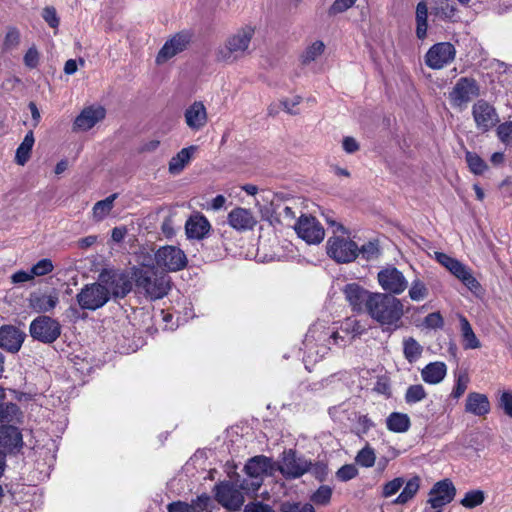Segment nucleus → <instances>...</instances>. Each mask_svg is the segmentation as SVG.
Returning <instances> with one entry per match:
<instances>
[{"mask_svg": "<svg viewBox=\"0 0 512 512\" xmlns=\"http://www.w3.org/2000/svg\"><path fill=\"white\" fill-rule=\"evenodd\" d=\"M447 374V366L444 362L436 361L427 364L421 370V377L425 383L438 384Z\"/></svg>", "mask_w": 512, "mask_h": 512, "instance_id": "c85d7f7f", "label": "nucleus"}, {"mask_svg": "<svg viewBox=\"0 0 512 512\" xmlns=\"http://www.w3.org/2000/svg\"><path fill=\"white\" fill-rule=\"evenodd\" d=\"M133 279L136 287L151 300L162 299L171 289L170 277L159 274L154 268H135Z\"/></svg>", "mask_w": 512, "mask_h": 512, "instance_id": "7ed1b4c3", "label": "nucleus"}, {"mask_svg": "<svg viewBox=\"0 0 512 512\" xmlns=\"http://www.w3.org/2000/svg\"><path fill=\"white\" fill-rule=\"evenodd\" d=\"M381 254L377 240L369 241L359 248V255L366 261H372L379 258Z\"/></svg>", "mask_w": 512, "mask_h": 512, "instance_id": "c03bdc74", "label": "nucleus"}, {"mask_svg": "<svg viewBox=\"0 0 512 512\" xmlns=\"http://www.w3.org/2000/svg\"><path fill=\"white\" fill-rule=\"evenodd\" d=\"M460 328H461V336L463 339V347L464 349H477L480 348L481 343L477 336L475 335L472 326L465 316L460 315Z\"/></svg>", "mask_w": 512, "mask_h": 512, "instance_id": "f704fd0d", "label": "nucleus"}, {"mask_svg": "<svg viewBox=\"0 0 512 512\" xmlns=\"http://www.w3.org/2000/svg\"><path fill=\"white\" fill-rule=\"evenodd\" d=\"M485 500L484 492L481 490H471L468 491L464 498L461 500V504L465 508H475L479 505H481Z\"/></svg>", "mask_w": 512, "mask_h": 512, "instance_id": "de8ad7c7", "label": "nucleus"}, {"mask_svg": "<svg viewBox=\"0 0 512 512\" xmlns=\"http://www.w3.org/2000/svg\"><path fill=\"white\" fill-rule=\"evenodd\" d=\"M435 259L471 291L480 287V283L472 275L471 270L459 260L443 252H435Z\"/></svg>", "mask_w": 512, "mask_h": 512, "instance_id": "9b49d317", "label": "nucleus"}, {"mask_svg": "<svg viewBox=\"0 0 512 512\" xmlns=\"http://www.w3.org/2000/svg\"><path fill=\"white\" fill-rule=\"evenodd\" d=\"M54 269L53 263L50 259L44 258L39 260L36 264H34L31 268V273L33 278L35 276H44L51 273Z\"/></svg>", "mask_w": 512, "mask_h": 512, "instance_id": "864d4df0", "label": "nucleus"}, {"mask_svg": "<svg viewBox=\"0 0 512 512\" xmlns=\"http://www.w3.org/2000/svg\"><path fill=\"white\" fill-rule=\"evenodd\" d=\"M357 0H335L329 8L330 15L342 13L351 8Z\"/></svg>", "mask_w": 512, "mask_h": 512, "instance_id": "338daca9", "label": "nucleus"}, {"mask_svg": "<svg viewBox=\"0 0 512 512\" xmlns=\"http://www.w3.org/2000/svg\"><path fill=\"white\" fill-rule=\"evenodd\" d=\"M273 466L271 458L264 455L254 456L249 459L244 470L251 480H243L241 489L247 492H256L262 485L263 476L272 470Z\"/></svg>", "mask_w": 512, "mask_h": 512, "instance_id": "39448f33", "label": "nucleus"}, {"mask_svg": "<svg viewBox=\"0 0 512 512\" xmlns=\"http://www.w3.org/2000/svg\"><path fill=\"white\" fill-rule=\"evenodd\" d=\"M465 410L476 416H484L490 411V402L486 395L471 392L467 396Z\"/></svg>", "mask_w": 512, "mask_h": 512, "instance_id": "cd10ccee", "label": "nucleus"}, {"mask_svg": "<svg viewBox=\"0 0 512 512\" xmlns=\"http://www.w3.org/2000/svg\"><path fill=\"white\" fill-rule=\"evenodd\" d=\"M118 194L114 193L107 198L96 202L93 206V217L97 221L103 220L113 209Z\"/></svg>", "mask_w": 512, "mask_h": 512, "instance_id": "ea45409f", "label": "nucleus"}, {"mask_svg": "<svg viewBox=\"0 0 512 512\" xmlns=\"http://www.w3.org/2000/svg\"><path fill=\"white\" fill-rule=\"evenodd\" d=\"M332 497V488L328 485H321L310 497V500L316 505L325 506L330 503Z\"/></svg>", "mask_w": 512, "mask_h": 512, "instance_id": "49530a36", "label": "nucleus"}, {"mask_svg": "<svg viewBox=\"0 0 512 512\" xmlns=\"http://www.w3.org/2000/svg\"><path fill=\"white\" fill-rule=\"evenodd\" d=\"M435 14L444 20H454L456 16V8L454 5L449 4L448 2L442 4L440 7L436 8Z\"/></svg>", "mask_w": 512, "mask_h": 512, "instance_id": "e2e57ef3", "label": "nucleus"}, {"mask_svg": "<svg viewBox=\"0 0 512 512\" xmlns=\"http://www.w3.org/2000/svg\"><path fill=\"white\" fill-rule=\"evenodd\" d=\"M155 262L158 267L170 272L182 270L187 265L185 253L176 246H163L155 253Z\"/></svg>", "mask_w": 512, "mask_h": 512, "instance_id": "2eb2a0df", "label": "nucleus"}, {"mask_svg": "<svg viewBox=\"0 0 512 512\" xmlns=\"http://www.w3.org/2000/svg\"><path fill=\"white\" fill-rule=\"evenodd\" d=\"M40 54L35 46L30 47L24 55L23 61L26 67L34 69L38 66Z\"/></svg>", "mask_w": 512, "mask_h": 512, "instance_id": "13d9d810", "label": "nucleus"}, {"mask_svg": "<svg viewBox=\"0 0 512 512\" xmlns=\"http://www.w3.org/2000/svg\"><path fill=\"white\" fill-rule=\"evenodd\" d=\"M499 406L507 416L512 417V393L503 392L499 398Z\"/></svg>", "mask_w": 512, "mask_h": 512, "instance_id": "774afa93", "label": "nucleus"}, {"mask_svg": "<svg viewBox=\"0 0 512 512\" xmlns=\"http://www.w3.org/2000/svg\"><path fill=\"white\" fill-rule=\"evenodd\" d=\"M23 414L16 403L0 404V424L15 425L21 422Z\"/></svg>", "mask_w": 512, "mask_h": 512, "instance_id": "2f4dec72", "label": "nucleus"}, {"mask_svg": "<svg viewBox=\"0 0 512 512\" xmlns=\"http://www.w3.org/2000/svg\"><path fill=\"white\" fill-rule=\"evenodd\" d=\"M308 459L293 449L284 450L277 463V470L286 480H294L307 473Z\"/></svg>", "mask_w": 512, "mask_h": 512, "instance_id": "6e6552de", "label": "nucleus"}, {"mask_svg": "<svg viewBox=\"0 0 512 512\" xmlns=\"http://www.w3.org/2000/svg\"><path fill=\"white\" fill-rule=\"evenodd\" d=\"M357 469L352 464L343 465L336 472V476L341 481H349L357 476Z\"/></svg>", "mask_w": 512, "mask_h": 512, "instance_id": "680f3d73", "label": "nucleus"}, {"mask_svg": "<svg viewBox=\"0 0 512 512\" xmlns=\"http://www.w3.org/2000/svg\"><path fill=\"white\" fill-rule=\"evenodd\" d=\"M20 43V32L16 28H10L8 29L4 42H3V49L4 50H11L15 47H17Z\"/></svg>", "mask_w": 512, "mask_h": 512, "instance_id": "6e6d98bb", "label": "nucleus"}, {"mask_svg": "<svg viewBox=\"0 0 512 512\" xmlns=\"http://www.w3.org/2000/svg\"><path fill=\"white\" fill-rule=\"evenodd\" d=\"M327 254L338 263H350L359 256L358 245L343 236H332L327 241Z\"/></svg>", "mask_w": 512, "mask_h": 512, "instance_id": "9d476101", "label": "nucleus"}, {"mask_svg": "<svg viewBox=\"0 0 512 512\" xmlns=\"http://www.w3.org/2000/svg\"><path fill=\"white\" fill-rule=\"evenodd\" d=\"M76 299L82 309L94 311L109 301V290L99 280V282L85 285Z\"/></svg>", "mask_w": 512, "mask_h": 512, "instance_id": "1a4fd4ad", "label": "nucleus"}, {"mask_svg": "<svg viewBox=\"0 0 512 512\" xmlns=\"http://www.w3.org/2000/svg\"><path fill=\"white\" fill-rule=\"evenodd\" d=\"M427 397L425 388L421 384L410 385L405 393V402L409 405L418 403Z\"/></svg>", "mask_w": 512, "mask_h": 512, "instance_id": "37998d69", "label": "nucleus"}, {"mask_svg": "<svg viewBox=\"0 0 512 512\" xmlns=\"http://www.w3.org/2000/svg\"><path fill=\"white\" fill-rule=\"evenodd\" d=\"M465 159L470 171L476 175H481L487 169L485 161L476 153L467 151Z\"/></svg>", "mask_w": 512, "mask_h": 512, "instance_id": "79ce46f5", "label": "nucleus"}, {"mask_svg": "<svg viewBox=\"0 0 512 512\" xmlns=\"http://www.w3.org/2000/svg\"><path fill=\"white\" fill-rule=\"evenodd\" d=\"M497 135L503 143H512V121L500 124L497 127Z\"/></svg>", "mask_w": 512, "mask_h": 512, "instance_id": "052dcab7", "label": "nucleus"}, {"mask_svg": "<svg viewBox=\"0 0 512 512\" xmlns=\"http://www.w3.org/2000/svg\"><path fill=\"white\" fill-rule=\"evenodd\" d=\"M229 225L238 231L251 230L257 221L249 209L237 207L231 210L227 217Z\"/></svg>", "mask_w": 512, "mask_h": 512, "instance_id": "a878e982", "label": "nucleus"}, {"mask_svg": "<svg viewBox=\"0 0 512 512\" xmlns=\"http://www.w3.org/2000/svg\"><path fill=\"white\" fill-rule=\"evenodd\" d=\"M282 512H315L311 503L284 502L281 505Z\"/></svg>", "mask_w": 512, "mask_h": 512, "instance_id": "603ef678", "label": "nucleus"}, {"mask_svg": "<svg viewBox=\"0 0 512 512\" xmlns=\"http://www.w3.org/2000/svg\"><path fill=\"white\" fill-rule=\"evenodd\" d=\"M375 460L376 455L374 449L369 446H366L363 449H361L356 456L357 464L366 468L372 467L375 464Z\"/></svg>", "mask_w": 512, "mask_h": 512, "instance_id": "09e8293b", "label": "nucleus"}, {"mask_svg": "<svg viewBox=\"0 0 512 512\" xmlns=\"http://www.w3.org/2000/svg\"><path fill=\"white\" fill-rule=\"evenodd\" d=\"M343 293L353 311L366 312L368 300L373 292L364 289L357 283H349L344 287Z\"/></svg>", "mask_w": 512, "mask_h": 512, "instance_id": "4be33fe9", "label": "nucleus"}, {"mask_svg": "<svg viewBox=\"0 0 512 512\" xmlns=\"http://www.w3.org/2000/svg\"><path fill=\"white\" fill-rule=\"evenodd\" d=\"M456 495V488L450 479L436 482L429 492L428 504L432 509H442L449 504Z\"/></svg>", "mask_w": 512, "mask_h": 512, "instance_id": "6ab92c4d", "label": "nucleus"}, {"mask_svg": "<svg viewBox=\"0 0 512 512\" xmlns=\"http://www.w3.org/2000/svg\"><path fill=\"white\" fill-rule=\"evenodd\" d=\"M241 490V486L238 488L229 481L221 482L215 486V499L228 511H238L245 501Z\"/></svg>", "mask_w": 512, "mask_h": 512, "instance_id": "ddd939ff", "label": "nucleus"}, {"mask_svg": "<svg viewBox=\"0 0 512 512\" xmlns=\"http://www.w3.org/2000/svg\"><path fill=\"white\" fill-rule=\"evenodd\" d=\"M324 49L325 45L322 41L317 40L313 42L309 47H307V49L302 54V62L304 64H308L314 61L324 52Z\"/></svg>", "mask_w": 512, "mask_h": 512, "instance_id": "a18cd8bd", "label": "nucleus"}, {"mask_svg": "<svg viewBox=\"0 0 512 512\" xmlns=\"http://www.w3.org/2000/svg\"><path fill=\"white\" fill-rule=\"evenodd\" d=\"M424 325L426 328L439 329L444 325V320L440 312H432L424 318Z\"/></svg>", "mask_w": 512, "mask_h": 512, "instance_id": "bf43d9fd", "label": "nucleus"}, {"mask_svg": "<svg viewBox=\"0 0 512 512\" xmlns=\"http://www.w3.org/2000/svg\"><path fill=\"white\" fill-rule=\"evenodd\" d=\"M377 280L384 293L397 296L408 287V281L404 274L394 266H387L377 274Z\"/></svg>", "mask_w": 512, "mask_h": 512, "instance_id": "4468645a", "label": "nucleus"}, {"mask_svg": "<svg viewBox=\"0 0 512 512\" xmlns=\"http://www.w3.org/2000/svg\"><path fill=\"white\" fill-rule=\"evenodd\" d=\"M455 47L449 42L433 45L425 55V63L432 69H441L455 58Z\"/></svg>", "mask_w": 512, "mask_h": 512, "instance_id": "a211bd4d", "label": "nucleus"}, {"mask_svg": "<svg viewBox=\"0 0 512 512\" xmlns=\"http://www.w3.org/2000/svg\"><path fill=\"white\" fill-rule=\"evenodd\" d=\"M99 280L109 290V298H124L132 289L129 277L123 273L100 274Z\"/></svg>", "mask_w": 512, "mask_h": 512, "instance_id": "aec40b11", "label": "nucleus"}, {"mask_svg": "<svg viewBox=\"0 0 512 512\" xmlns=\"http://www.w3.org/2000/svg\"><path fill=\"white\" fill-rule=\"evenodd\" d=\"M386 427L393 433H406L411 427V420L406 413L392 412L386 418Z\"/></svg>", "mask_w": 512, "mask_h": 512, "instance_id": "7c9ffc66", "label": "nucleus"}, {"mask_svg": "<svg viewBox=\"0 0 512 512\" xmlns=\"http://www.w3.org/2000/svg\"><path fill=\"white\" fill-rule=\"evenodd\" d=\"M468 383H469L468 375L466 373H460L457 376L454 388L452 390V393H451L452 397L456 398V399L460 398L466 391Z\"/></svg>", "mask_w": 512, "mask_h": 512, "instance_id": "4d7b16f0", "label": "nucleus"}, {"mask_svg": "<svg viewBox=\"0 0 512 512\" xmlns=\"http://www.w3.org/2000/svg\"><path fill=\"white\" fill-rule=\"evenodd\" d=\"M35 143L34 135L32 131H29L21 144L18 146L15 154V162L18 165H25L30 158V154Z\"/></svg>", "mask_w": 512, "mask_h": 512, "instance_id": "e433bc0d", "label": "nucleus"}, {"mask_svg": "<svg viewBox=\"0 0 512 512\" xmlns=\"http://www.w3.org/2000/svg\"><path fill=\"white\" fill-rule=\"evenodd\" d=\"M192 40V33L188 30H183L175 33L170 37L159 50L156 56V64L162 65L176 55L185 51L190 45Z\"/></svg>", "mask_w": 512, "mask_h": 512, "instance_id": "f8f14e48", "label": "nucleus"}, {"mask_svg": "<svg viewBox=\"0 0 512 512\" xmlns=\"http://www.w3.org/2000/svg\"><path fill=\"white\" fill-rule=\"evenodd\" d=\"M294 228L297 235L308 244H319L325 236L324 228L312 216L302 215Z\"/></svg>", "mask_w": 512, "mask_h": 512, "instance_id": "f3484780", "label": "nucleus"}, {"mask_svg": "<svg viewBox=\"0 0 512 512\" xmlns=\"http://www.w3.org/2000/svg\"><path fill=\"white\" fill-rule=\"evenodd\" d=\"M366 313L379 324L383 332H393L403 324L404 305L391 294L374 292L368 300Z\"/></svg>", "mask_w": 512, "mask_h": 512, "instance_id": "f257e3e1", "label": "nucleus"}, {"mask_svg": "<svg viewBox=\"0 0 512 512\" xmlns=\"http://www.w3.org/2000/svg\"><path fill=\"white\" fill-rule=\"evenodd\" d=\"M332 344L345 345L346 341L337 331L323 330L318 332L315 329H310L304 340L307 358L317 361L328 352Z\"/></svg>", "mask_w": 512, "mask_h": 512, "instance_id": "20e7f679", "label": "nucleus"}, {"mask_svg": "<svg viewBox=\"0 0 512 512\" xmlns=\"http://www.w3.org/2000/svg\"><path fill=\"white\" fill-rule=\"evenodd\" d=\"M405 480L403 477L394 478L391 481L386 482L382 488V497L389 498L395 495L404 485Z\"/></svg>", "mask_w": 512, "mask_h": 512, "instance_id": "3c124183", "label": "nucleus"}, {"mask_svg": "<svg viewBox=\"0 0 512 512\" xmlns=\"http://www.w3.org/2000/svg\"><path fill=\"white\" fill-rule=\"evenodd\" d=\"M62 327L58 320L40 315L29 326L30 336L41 343L51 344L61 335Z\"/></svg>", "mask_w": 512, "mask_h": 512, "instance_id": "423d86ee", "label": "nucleus"}, {"mask_svg": "<svg viewBox=\"0 0 512 512\" xmlns=\"http://www.w3.org/2000/svg\"><path fill=\"white\" fill-rule=\"evenodd\" d=\"M26 334L13 325L0 327V348L10 352H18L24 342Z\"/></svg>", "mask_w": 512, "mask_h": 512, "instance_id": "5701e85b", "label": "nucleus"}, {"mask_svg": "<svg viewBox=\"0 0 512 512\" xmlns=\"http://www.w3.org/2000/svg\"><path fill=\"white\" fill-rule=\"evenodd\" d=\"M59 299L56 294L31 295L30 306L37 312L46 313L52 311Z\"/></svg>", "mask_w": 512, "mask_h": 512, "instance_id": "473e14b6", "label": "nucleus"}, {"mask_svg": "<svg viewBox=\"0 0 512 512\" xmlns=\"http://www.w3.org/2000/svg\"><path fill=\"white\" fill-rule=\"evenodd\" d=\"M375 426V423L368 415H358L357 417V434H367L370 429Z\"/></svg>", "mask_w": 512, "mask_h": 512, "instance_id": "0e129e2a", "label": "nucleus"}, {"mask_svg": "<svg viewBox=\"0 0 512 512\" xmlns=\"http://www.w3.org/2000/svg\"><path fill=\"white\" fill-rule=\"evenodd\" d=\"M42 18L53 29H57L60 24V18L53 6H46L42 10Z\"/></svg>", "mask_w": 512, "mask_h": 512, "instance_id": "5fc2aeb1", "label": "nucleus"}, {"mask_svg": "<svg viewBox=\"0 0 512 512\" xmlns=\"http://www.w3.org/2000/svg\"><path fill=\"white\" fill-rule=\"evenodd\" d=\"M105 115L106 111L102 106L86 107L74 120L72 130L74 132L88 131L103 120Z\"/></svg>", "mask_w": 512, "mask_h": 512, "instance_id": "412c9836", "label": "nucleus"}, {"mask_svg": "<svg viewBox=\"0 0 512 512\" xmlns=\"http://www.w3.org/2000/svg\"><path fill=\"white\" fill-rule=\"evenodd\" d=\"M480 95V86L472 77L459 78L448 94L452 107L463 109L472 99Z\"/></svg>", "mask_w": 512, "mask_h": 512, "instance_id": "0eeeda50", "label": "nucleus"}, {"mask_svg": "<svg viewBox=\"0 0 512 512\" xmlns=\"http://www.w3.org/2000/svg\"><path fill=\"white\" fill-rule=\"evenodd\" d=\"M427 19L428 7L424 1H421L416 7V36L420 40L425 39L427 36Z\"/></svg>", "mask_w": 512, "mask_h": 512, "instance_id": "4c0bfd02", "label": "nucleus"}, {"mask_svg": "<svg viewBox=\"0 0 512 512\" xmlns=\"http://www.w3.org/2000/svg\"><path fill=\"white\" fill-rule=\"evenodd\" d=\"M402 492L393 501L396 505H404L414 498L420 488V478L414 476L404 483Z\"/></svg>", "mask_w": 512, "mask_h": 512, "instance_id": "c9c22d12", "label": "nucleus"}, {"mask_svg": "<svg viewBox=\"0 0 512 512\" xmlns=\"http://www.w3.org/2000/svg\"><path fill=\"white\" fill-rule=\"evenodd\" d=\"M197 146L191 145L185 148H182L175 156L171 158L169 161L168 170L172 175H178L183 171L185 166L192 159L193 154L197 150Z\"/></svg>", "mask_w": 512, "mask_h": 512, "instance_id": "c756f323", "label": "nucleus"}, {"mask_svg": "<svg viewBox=\"0 0 512 512\" xmlns=\"http://www.w3.org/2000/svg\"><path fill=\"white\" fill-rule=\"evenodd\" d=\"M472 116L476 128L482 133L490 131L500 121L495 107L484 99L477 100L473 104Z\"/></svg>", "mask_w": 512, "mask_h": 512, "instance_id": "dca6fc26", "label": "nucleus"}, {"mask_svg": "<svg viewBox=\"0 0 512 512\" xmlns=\"http://www.w3.org/2000/svg\"><path fill=\"white\" fill-rule=\"evenodd\" d=\"M423 353V347L413 337L404 338L403 354L405 359L410 363H415Z\"/></svg>", "mask_w": 512, "mask_h": 512, "instance_id": "58836bf2", "label": "nucleus"}, {"mask_svg": "<svg viewBox=\"0 0 512 512\" xmlns=\"http://www.w3.org/2000/svg\"><path fill=\"white\" fill-rule=\"evenodd\" d=\"M270 206L272 211L271 217H274L276 221H280L281 219L291 221L296 216L292 207L282 203V198L278 195H273L270 200Z\"/></svg>", "mask_w": 512, "mask_h": 512, "instance_id": "72a5a7b5", "label": "nucleus"}, {"mask_svg": "<svg viewBox=\"0 0 512 512\" xmlns=\"http://www.w3.org/2000/svg\"><path fill=\"white\" fill-rule=\"evenodd\" d=\"M408 294L412 301L419 302L428 297L429 290L422 280L416 278L412 281Z\"/></svg>", "mask_w": 512, "mask_h": 512, "instance_id": "a19ab883", "label": "nucleus"}, {"mask_svg": "<svg viewBox=\"0 0 512 512\" xmlns=\"http://www.w3.org/2000/svg\"><path fill=\"white\" fill-rule=\"evenodd\" d=\"M255 35V27L245 25L238 28L234 33L229 35L217 53L218 61L225 63H233L246 55L250 54V45Z\"/></svg>", "mask_w": 512, "mask_h": 512, "instance_id": "f03ea898", "label": "nucleus"}, {"mask_svg": "<svg viewBox=\"0 0 512 512\" xmlns=\"http://www.w3.org/2000/svg\"><path fill=\"white\" fill-rule=\"evenodd\" d=\"M186 125L192 131H199L204 128L208 122L207 110L200 101L192 103L184 112Z\"/></svg>", "mask_w": 512, "mask_h": 512, "instance_id": "393cba45", "label": "nucleus"}, {"mask_svg": "<svg viewBox=\"0 0 512 512\" xmlns=\"http://www.w3.org/2000/svg\"><path fill=\"white\" fill-rule=\"evenodd\" d=\"M342 330L351 333L352 338H355L363 333L364 328L359 321L349 318L345 321L344 326H342Z\"/></svg>", "mask_w": 512, "mask_h": 512, "instance_id": "69168bd1", "label": "nucleus"}, {"mask_svg": "<svg viewBox=\"0 0 512 512\" xmlns=\"http://www.w3.org/2000/svg\"><path fill=\"white\" fill-rule=\"evenodd\" d=\"M307 473H311L317 480L324 481L328 475L327 464L323 461L312 462L308 459Z\"/></svg>", "mask_w": 512, "mask_h": 512, "instance_id": "8fccbe9b", "label": "nucleus"}, {"mask_svg": "<svg viewBox=\"0 0 512 512\" xmlns=\"http://www.w3.org/2000/svg\"><path fill=\"white\" fill-rule=\"evenodd\" d=\"M210 223L205 216L197 214L191 216L185 224L186 234L188 238L201 239L210 230Z\"/></svg>", "mask_w": 512, "mask_h": 512, "instance_id": "bb28decb", "label": "nucleus"}, {"mask_svg": "<svg viewBox=\"0 0 512 512\" xmlns=\"http://www.w3.org/2000/svg\"><path fill=\"white\" fill-rule=\"evenodd\" d=\"M23 445L22 434L15 425L0 424V451L12 453Z\"/></svg>", "mask_w": 512, "mask_h": 512, "instance_id": "b1692460", "label": "nucleus"}]
</instances>
